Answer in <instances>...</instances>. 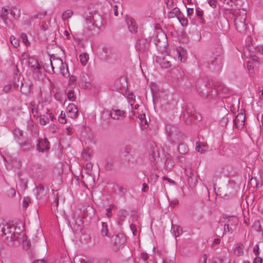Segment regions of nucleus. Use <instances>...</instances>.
Instances as JSON below:
<instances>
[{
    "mask_svg": "<svg viewBox=\"0 0 263 263\" xmlns=\"http://www.w3.org/2000/svg\"><path fill=\"white\" fill-rule=\"evenodd\" d=\"M177 149L180 154L184 155L187 153L189 149L185 144L181 143L178 145Z\"/></svg>",
    "mask_w": 263,
    "mask_h": 263,
    "instance_id": "obj_31",
    "label": "nucleus"
},
{
    "mask_svg": "<svg viewBox=\"0 0 263 263\" xmlns=\"http://www.w3.org/2000/svg\"><path fill=\"white\" fill-rule=\"evenodd\" d=\"M111 241L117 248L120 247L126 241V238L122 234L114 235L111 237Z\"/></svg>",
    "mask_w": 263,
    "mask_h": 263,
    "instance_id": "obj_12",
    "label": "nucleus"
},
{
    "mask_svg": "<svg viewBox=\"0 0 263 263\" xmlns=\"http://www.w3.org/2000/svg\"><path fill=\"white\" fill-rule=\"evenodd\" d=\"M36 197L37 199H41L46 195L47 191L45 189L44 186L42 184L37 185L36 187Z\"/></svg>",
    "mask_w": 263,
    "mask_h": 263,
    "instance_id": "obj_23",
    "label": "nucleus"
},
{
    "mask_svg": "<svg viewBox=\"0 0 263 263\" xmlns=\"http://www.w3.org/2000/svg\"><path fill=\"white\" fill-rule=\"evenodd\" d=\"M128 215V212L125 210H120L118 214V223L122 224V222L125 220V218Z\"/></svg>",
    "mask_w": 263,
    "mask_h": 263,
    "instance_id": "obj_27",
    "label": "nucleus"
},
{
    "mask_svg": "<svg viewBox=\"0 0 263 263\" xmlns=\"http://www.w3.org/2000/svg\"><path fill=\"white\" fill-rule=\"evenodd\" d=\"M10 41L11 44L15 47V48L17 47L20 45L19 40L17 38L12 36L10 37Z\"/></svg>",
    "mask_w": 263,
    "mask_h": 263,
    "instance_id": "obj_43",
    "label": "nucleus"
},
{
    "mask_svg": "<svg viewBox=\"0 0 263 263\" xmlns=\"http://www.w3.org/2000/svg\"><path fill=\"white\" fill-rule=\"evenodd\" d=\"M196 13L197 16H198L200 19L201 23H204V20L202 17L203 14V11L201 10L200 8H198L196 9Z\"/></svg>",
    "mask_w": 263,
    "mask_h": 263,
    "instance_id": "obj_38",
    "label": "nucleus"
},
{
    "mask_svg": "<svg viewBox=\"0 0 263 263\" xmlns=\"http://www.w3.org/2000/svg\"><path fill=\"white\" fill-rule=\"evenodd\" d=\"M31 105L33 116L39 119L40 124L45 125L49 122L50 119L52 120L53 118V116L49 113V109L44 106L43 103H39L37 105Z\"/></svg>",
    "mask_w": 263,
    "mask_h": 263,
    "instance_id": "obj_3",
    "label": "nucleus"
},
{
    "mask_svg": "<svg viewBox=\"0 0 263 263\" xmlns=\"http://www.w3.org/2000/svg\"><path fill=\"white\" fill-rule=\"evenodd\" d=\"M222 54V48L220 45H218L212 49L211 53L206 55L208 67L210 70L215 72L220 71L223 63Z\"/></svg>",
    "mask_w": 263,
    "mask_h": 263,
    "instance_id": "obj_2",
    "label": "nucleus"
},
{
    "mask_svg": "<svg viewBox=\"0 0 263 263\" xmlns=\"http://www.w3.org/2000/svg\"><path fill=\"white\" fill-rule=\"evenodd\" d=\"M180 14H181V12L180 11V9L177 7H175V8H173L171 10V11H170L168 12V16L170 18H173V17H174L175 16H177L178 18V16H180Z\"/></svg>",
    "mask_w": 263,
    "mask_h": 263,
    "instance_id": "obj_30",
    "label": "nucleus"
},
{
    "mask_svg": "<svg viewBox=\"0 0 263 263\" xmlns=\"http://www.w3.org/2000/svg\"><path fill=\"white\" fill-rule=\"evenodd\" d=\"M165 164L167 167L171 168L173 166V162H172L171 156L168 154L165 156Z\"/></svg>",
    "mask_w": 263,
    "mask_h": 263,
    "instance_id": "obj_40",
    "label": "nucleus"
},
{
    "mask_svg": "<svg viewBox=\"0 0 263 263\" xmlns=\"http://www.w3.org/2000/svg\"><path fill=\"white\" fill-rule=\"evenodd\" d=\"M27 129L28 130L31 132L32 137L37 138L39 134V129L36 126L33 125V122L32 120H29L27 124Z\"/></svg>",
    "mask_w": 263,
    "mask_h": 263,
    "instance_id": "obj_18",
    "label": "nucleus"
},
{
    "mask_svg": "<svg viewBox=\"0 0 263 263\" xmlns=\"http://www.w3.org/2000/svg\"><path fill=\"white\" fill-rule=\"evenodd\" d=\"M59 71L62 73L63 76L65 77L69 76L68 69L66 65V67H65L64 64H63V67H61V69H60Z\"/></svg>",
    "mask_w": 263,
    "mask_h": 263,
    "instance_id": "obj_36",
    "label": "nucleus"
},
{
    "mask_svg": "<svg viewBox=\"0 0 263 263\" xmlns=\"http://www.w3.org/2000/svg\"><path fill=\"white\" fill-rule=\"evenodd\" d=\"M238 222V219L236 217L232 216L230 217L228 221L227 224L230 225L231 227H235L237 224Z\"/></svg>",
    "mask_w": 263,
    "mask_h": 263,
    "instance_id": "obj_32",
    "label": "nucleus"
},
{
    "mask_svg": "<svg viewBox=\"0 0 263 263\" xmlns=\"http://www.w3.org/2000/svg\"><path fill=\"white\" fill-rule=\"evenodd\" d=\"M196 150L198 152L202 154L205 153L208 149L207 144L200 142H197L196 143Z\"/></svg>",
    "mask_w": 263,
    "mask_h": 263,
    "instance_id": "obj_26",
    "label": "nucleus"
},
{
    "mask_svg": "<svg viewBox=\"0 0 263 263\" xmlns=\"http://www.w3.org/2000/svg\"><path fill=\"white\" fill-rule=\"evenodd\" d=\"M193 181V179L191 176L188 177L187 181L189 184H190L191 186L194 187L195 185V182L194 183V184H192Z\"/></svg>",
    "mask_w": 263,
    "mask_h": 263,
    "instance_id": "obj_62",
    "label": "nucleus"
},
{
    "mask_svg": "<svg viewBox=\"0 0 263 263\" xmlns=\"http://www.w3.org/2000/svg\"><path fill=\"white\" fill-rule=\"evenodd\" d=\"M30 202H31V199L29 197H24L23 201V208L24 209H26L28 206Z\"/></svg>",
    "mask_w": 263,
    "mask_h": 263,
    "instance_id": "obj_44",
    "label": "nucleus"
},
{
    "mask_svg": "<svg viewBox=\"0 0 263 263\" xmlns=\"http://www.w3.org/2000/svg\"><path fill=\"white\" fill-rule=\"evenodd\" d=\"M28 64L34 69H40L41 68L37 60L34 57H29L28 58Z\"/></svg>",
    "mask_w": 263,
    "mask_h": 263,
    "instance_id": "obj_25",
    "label": "nucleus"
},
{
    "mask_svg": "<svg viewBox=\"0 0 263 263\" xmlns=\"http://www.w3.org/2000/svg\"><path fill=\"white\" fill-rule=\"evenodd\" d=\"M111 6H112V10H113L114 14L115 16H118L119 14L118 9L119 7L120 6V3H118L117 4L112 5Z\"/></svg>",
    "mask_w": 263,
    "mask_h": 263,
    "instance_id": "obj_45",
    "label": "nucleus"
},
{
    "mask_svg": "<svg viewBox=\"0 0 263 263\" xmlns=\"http://www.w3.org/2000/svg\"><path fill=\"white\" fill-rule=\"evenodd\" d=\"M236 0H219V9L232 10Z\"/></svg>",
    "mask_w": 263,
    "mask_h": 263,
    "instance_id": "obj_15",
    "label": "nucleus"
},
{
    "mask_svg": "<svg viewBox=\"0 0 263 263\" xmlns=\"http://www.w3.org/2000/svg\"><path fill=\"white\" fill-rule=\"evenodd\" d=\"M83 216H77L75 214L72 221L70 222L71 229L73 231H81L83 227Z\"/></svg>",
    "mask_w": 263,
    "mask_h": 263,
    "instance_id": "obj_10",
    "label": "nucleus"
},
{
    "mask_svg": "<svg viewBox=\"0 0 263 263\" xmlns=\"http://www.w3.org/2000/svg\"><path fill=\"white\" fill-rule=\"evenodd\" d=\"M224 230L225 231V233L228 232L232 233L233 232V229L230 225L227 223H225L224 226Z\"/></svg>",
    "mask_w": 263,
    "mask_h": 263,
    "instance_id": "obj_48",
    "label": "nucleus"
},
{
    "mask_svg": "<svg viewBox=\"0 0 263 263\" xmlns=\"http://www.w3.org/2000/svg\"><path fill=\"white\" fill-rule=\"evenodd\" d=\"M80 60L83 65H85L88 60V55L87 53H82L79 56Z\"/></svg>",
    "mask_w": 263,
    "mask_h": 263,
    "instance_id": "obj_33",
    "label": "nucleus"
},
{
    "mask_svg": "<svg viewBox=\"0 0 263 263\" xmlns=\"http://www.w3.org/2000/svg\"><path fill=\"white\" fill-rule=\"evenodd\" d=\"M73 14V12L71 10H67L65 11L64 13L62 14V19L63 20H66L71 17Z\"/></svg>",
    "mask_w": 263,
    "mask_h": 263,
    "instance_id": "obj_35",
    "label": "nucleus"
},
{
    "mask_svg": "<svg viewBox=\"0 0 263 263\" xmlns=\"http://www.w3.org/2000/svg\"><path fill=\"white\" fill-rule=\"evenodd\" d=\"M49 61L52 71L53 73H56L54 70L55 68L59 70L60 69H61V67H63V65L64 64L63 61L61 58H56L54 56H51L49 59Z\"/></svg>",
    "mask_w": 263,
    "mask_h": 263,
    "instance_id": "obj_11",
    "label": "nucleus"
},
{
    "mask_svg": "<svg viewBox=\"0 0 263 263\" xmlns=\"http://www.w3.org/2000/svg\"><path fill=\"white\" fill-rule=\"evenodd\" d=\"M166 130L168 133V136L172 138L174 140L180 141L184 138L183 135L175 126L167 125L166 126Z\"/></svg>",
    "mask_w": 263,
    "mask_h": 263,
    "instance_id": "obj_8",
    "label": "nucleus"
},
{
    "mask_svg": "<svg viewBox=\"0 0 263 263\" xmlns=\"http://www.w3.org/2000/svg\"><path fill=\"white\" fill-rule=\"evenodd\" d=\"M125 111L120 109H112L109 113V116L114 120H119L120 117H123Z\"/></svg>",
    "mask_w": 263,
    "mask_h": 263,
    "instance_id": "obj_17",
    "label": "nucleus"
},
{
    "mask_svg": "<svg viewBox=\"0 0 263 263\" xmlns=\"http://www.w3.org/2000/svg\"><path fill=\"white\" fill-rule=\"evenodd\" d=\"M178 19L182 26H185L187 24V20L186 18H182L181 16H178Z\"/></svg>",
    "mask_w": 263,
    "mask_h": 263,
    "instance_id": "obj_49",
    "label": "nucleus"
},
{
    "mask_svg": "<svg viewBox=\"0 0 263 263\" xmlns=\"http://www.w3.org/2000/svg\"><path fill=\"white\" fill-rule=\"evenodd\" d=\"M228 122V118L227 117H223L220 120V124L222 126H225Z\"/></svg>",
    "mask_w": 263,
    "mask_h": 263,
    "instance_id": "obj_54",
    "label": "nucleus"
},
{
    "mask_svg": "<svg viewBox=\"0 0 263 263\" xmlns=\"http://www.w3.org/2000/svg\"><path fill=\"white\" fill-rule=\"evenodd\" d=\"M126 21L130 32H136L137 31L138 26L135 21L132 18H128Z\"/></svg>",
    "mask_w": 263,
    "mask_h": 263,
    "instance_id": "obj_21",
    "label": "nucleus"
},
{
    "mask_svg": "<svg viewBox=\"0 0 263 263\" xmlns=\"http://www.w3.org/2000/svg\"><path fill=\"white\" fill-rule=\"evenodd\" d=\"M1 11L3 12L2 20L6 25L11 27L10 24H12V22L9 17V14L10 15L11 13V8L4 7L1 8Z\"/></svg>",
    "mask_w": 263,
    "mask_h": 263,
    "instance_id": "obj_14",
    "label": "nucleus"
},
{
    "mask_svg": "<svg viewBox=\"0 0 263 263\" xmlns=\"http://www.w3.org/2000/svg\"><path fill=\"white\" fill-rule=\"evenodd\" d=\"M67 98L68 99L71 101H73L75 100V96H74L73 90H70L67 92Z\"/></svg>",
    "mask_w": 263,
    "mask_h": 263,
    "instance_id": "obj_46",
    "label": "nucleus"
},
{
    "mask_svg": "<svg viewBox=\"0 0 263 263\" xmlns=\"http://www.w3.org/2000/svg\"><path fill=\"white\" fill-rule=\"evenodd\" d=\"M89 14L85 17L89 30H92L95 27L100 29L103 26V18L100 14L96 13L94 14L89 13Z\"/></svg>",
    "mask_w": 263,
    "mask_h": 263,
    "instance_id": "obj_5",
    "label": "nucleus"
},
{
    "mask_svg": "<svg viewBox=\"0 0 263 263\" xmlns=\"http://www.w3.org/2000/svg\"><path fill=\"white\" fill-rule=\"evenodd\" d=\"M14 230V227L8 224L0 225V237H5V239H10V241H14L17 240Z\"/></svg>",
    "mask_w": 263,
    "mask_h": 263,
    "instance_id": "obj_7",
    "label": "nucleus"
},
{
    "mask_svg": "<svg viewBox=\"0 0 263 263\" xmlns=\"http://www.w3.org/2000/svg\"><path fill=\"white\" fill-rule=\"evenodd\" d=\"M163 263H174V258L168 259L166 258L163 260Z\"/></svg>",
    "mask_w": 263,
    "mask_h": 263,
    "instance_id": "obj_63",
    "label": "nucleus"
},
{
    "mask_svg": "<svg viewBox=\"0 0 263 263\" xmlns=\"http://www.w3.org/2000/svg\"><path fill=\"white\" fill-rule=\"evenodd\" d=\"M13 135L17 143H22L23 140L25 139L23 131L18 128L14 129Z\"/></svg>",
    "mask_w": 263,
    "mask_h": 263,
    "instance_id": "obj_20",
    "label": "nucleus"
},
{
    "mask_svg": "<svg viewBox=\"0 0 263 263\" xmlns=\"http://www.w3.org/2000/svg\"><path fill=\"white\" fill-rule=\"evenodd\" d=\"M36 150L40 153L47 152L50 148V143L46 138H39L37 140Z\"/></svg>",
    "mask_w": 263,
    "mask_h": 263,
    "instance_id": "obj_9",
    "label": "nucleus"
},
{
    "mask_svg": "<svg viewBox=\"0 0 263 263\" xmlns=\"http://www.w3.org/2000/svg\"><path fill=\"white\" fill-rule=\"evenodd\" d=\"M11 85H6L4 88H3V91L5 92H8L10 91L11 88Z\"/></svg>",
    "mask_w": 263,
    "mask_h": 263,
    "instance_id": "obj_60",
    "label": "nucleus"
},
{
    "mask_svg": "<svg viewBox=\"0 0 263 263\" xmlns=\"http://www.w3.org/2000/svg\"><path fill=\"white\" fill-rule=\"evenodd\" d=\"M172 73L173 77L178 80L182 78L184 76V72L180 67H177L173 69L172 71Z\"/></svg>",
    "mask_w": 263,
    "mask_h": 263,
    "instance_id": "obj_24",
    "label": "nucleus"
},
{
    "mask_svg": "<svg viewBox=\"0 0 263 263\" xmlns=\"http://www.w3.org/2000/svg\"><path fill=\"white\" fill-rule=\"evenodd\" d=\"M59 130V127L54 124L50 125L49 126V130L52 133H54L57 132Z\"/></svg>",
    "mask_w": 263,
    "mask_h": 263,
    "instance_id": "obj_51",
    "label": "nucleus"
},
{
    "mask_svg": "<svg viewBox=\"0 0 263 263\" xmlns=\"http://www.w3.org/2000/svg\"><path fill=\"white\" fill-rule=\"evenodd\" d=\"M130 228L133 232V235H136L137 233L136 226L135 224H131L130 225Z\"/></svg>",
    "mask_w": 263,
    "mask_h": 263,
    "instance_id": "obj_56",
    "label": "nucleus"
},
{
    "mask_svg": "<svg viewBox=\"0 0 263 263\" xmlns=\"http://www.w3.org/2000/svg\"><path fill=\"white\" fill-rule=\"evenodd\" d=\"M78 110L77 106L73 104H69L67 108V114L69 117L74 119L78 116Z\"/></svg>",
    "mask_w": 263,
    "mask_h": 263,
    "instance_id": "obj_16",
    "label": "nucleus"
},
{
    "mask_svg": "<svg viewBox=\"0 0 263 263\" xmlns=\"http://www.w3.org/2000/svg\"><path fill=\"white\" fill-rule=\"evenodd\" d=\"M101 231L102 236L109 237V235H108V227L107 224L106 222H102V228Z\"/></svg>",
    "mask_w": 263,
    "mask_h": 263,
    "instance_id": "obj_34",
    "label": "nucleus"
},
{
    "mask_svg": "<svg viewBox=\"0 0 263 263\" xmlns=\"http://www.w3.org/2000/svg\"><path fill=\"white\" fill-rule=\"evenodd\" d=\"M254 263H262V259L261 257L256 256V257L253 260Z\"/></svg>",
    "mask_w": 263,
    "mask_h": 263,
    "instance_id": "obj_61",
    "label": "nucleus"
},
{
    "mask_svg": "<svg viewBox=\"0 0 263 263\" xmlns=\"http://www.w3.org/2000/svg\"><path fill=\"white\" fill-rule=\"evenodd\" d=\"M16 194V191L14 188H10L7 191L8 196L10 197H13Z\"/></svg>",
    "mask_w": 263,
    "mask_h": 263,
    "instance_id": "obj_47",
    "label": "nucleus"
},
{
    "mask_svg": "<svg viewBox=\"0 0 263 263\" xmlns=\"http://www.w3.org/2000/svg\"><path fill=\"white\" fill-rule=\"evenodd\" d=\"M148 191V186L146 183H143L142 184V192H147Z\"/></svg>",
    "mask_w": 263,
    "mask_h": 263,
    "instance_id": "obj_58",
    "label": "nucleus"
},
{
    "mask_svg": "<svg viewBox=\"0 0 263 263\" xmlns=\"http://www.w3.org/2000/svg\"><path fill=\"white\" fill-rule=\"evenodd\" d=\"M232 14V18L233 19L234 24L236 30L240 32L244 33L247 28L246 23L247 17V11L245 9H235L230 10Z\"/></svg>",
    "mask_w": 263,
    "mask_h": 263,
    "instance_id": "obj_4",
    "label": "nucleus"
},
{
    "mask_svg": "<svg viewBox=\"0 0 263 263\" xmlns=\"http://www.w3.org/2000/svg\"><path fill=\"white\" fill-rule=\"evenodd\" d=\"M208 2L210 5V6L213 8H216L217 6V1L216 0H208Z\"/></svg>",
    "mask_w": 263,
    "mask_h": 263,
    "instance_id": "obj_53",
    "label": "nucleus"
},
{
    "mask_svg": "<svg viewBox=\"0 0 263 263\" xmlns=\"http://www.w3.org/2000/svg\"><path fill=\"white\" fill-rule=\"evenodd\" d=\"M114 161L112 159H108L105 165V168L107 171H110L112 170L113 167Z\"/></svg>",
    "mask_w": 263,
    "mask_h": 263,
    "instance_id": "obj_39",
    "label": "nucleus"
},
{
    "mask_svg": "<svg viewBox=\"0 0 263 263\" xmlns=\"http://www.w3.org/2000/svg\"><path fill=\"white\" fill-rule=\"evenodd\" d=\"M250 58L255 62H259V58L253 53L250 54Z\"/></svg>",
    "mask_w": 263,
    "mask_h": 263,
    "instance_id": "obj_52",
    "label": "nucleus"
},
{
    "mask_svg": "<svg viewBox=\"0 0 263 263\" xmlns=\"http://www.w3.org/2000/svg\"><path fill=\"white\" fill-rule=\"evenodd\" d=\"M179 58H180V60L181 62H184L186 60V58L185 57V52L184 51H180L178 52Z\"/></svg>",
    "mask_w": 263,
    "mask_h": 263,
    "instance_id": "obj_50",
    "label": "nucleus"
},
{
    "mask_svg": "<svg viewBox=\"0 0 263 263\" xmlns=\"http://www.w3.org/2000/svg\"><path fill=\"white\" fill-rule=\"evenodd\" d=\"M253 229L257 232H260L261 230V226L260 222L259 221H255L253 226Z\"/></svg>",
    "mask_w": 263,
    "mask_h": 263,
    "instance_id": "obj_42",
    "label": "nucleus"
},
{
    "mask_svg": "<svg viewBox=\"0 0 263 263\" xmlns=\"http://www.w3.org/2000/svg\"><path fill=\"white\" fill-rule=\"evenodd\" d=\"M234 249V254L237 256H241L243 254V246L241 243L236 245Z\"/></svg>",
    "mask_w": 263,
    "mask_h": 263,
    "instance_id": "obj_28",
    "label": "nucleus"
},
{
    "mask_svg": "<svg viewBox=\"0 0 263 263\" xmlns=\"http://www.w3.org/2000/svg\"><path fill=\"white\" fill-rule=\"evenodd\" d=\"M21 15L20 10L16 6L12 7L11 8L10 15L15 19H17Z\"/></svg>",
    "mask_w": 263,
    "mask_h": 263,
    "instance_id": "obj_29",
    "label": "nucleus"
},
{
    "mask_svg": "<svg viewBox=\"0 0 263 263\" xmlns=\"http://www.w3.org/2000/svg\"><path fill=\"white\" fill-rule=\"evenodd\" d=\"M197 90L200 96L202 97L207 98L211 96L212 98L216 97L219 93H226L228 88L224 85L219 82H209L208 85L203 84L202 85L197 86Z\"/></svg>",
    "mask_w": 263,
    "mask_h": 263,
    "instance_id": "obj_1",
    "label": "nucleus"
},
{
    "mask_svg": "<svg viewBox=\"0 0 263 263\" xmlns=\"http://www.w3.org/2000/svg\"><path fill=\"white\" fill-rule=\"evenodd\" d=\"M21 38L22 40V42L26 45L29 46L30 45V43L28 40L27 34L25 33H22L21 34Z\"/></svg>",
    "mask_w": 263,
    "mask_h": 263,
    "instance_id": "obj_41",
    "label": "nucleus"
},
{
    "mask_svg": "<svg viewBox=\"0 0 263 263\" xmlns=\"http://www.w3.org/2000/svg\"><path fill=\"white\" fill-rule=\"evenodd\" d=\"M87 75L85 73H82L81 74V81L83 82H86L87 81Z\"/></svg>",
    "mask_w": 263,
    "mask_h": 263,
    "instance_id": "obj_59",
    "label": "nucleus"
},
{
    "mask_svg": "<svg viewBox=\"0 0 263 263\" xmlns=\"http://www.w3.org/2000/svg\"><path fill=\"white\" fill-rule=\"evenodd\" d=\"M156 61L162 68H168L171 66L170 62L165 57H157L156 59Z\"/></svg>",
    "mask_w": 263,
    "mask_h": 263,
    "instance_id": "obj_19",
    "label": "nucleus"
},
{
    "mask_svg": "<svg viewBox=\"0 0 263 263\" xmlns=\"http://www.w3.org/2000/svg\"><path fill=\"white\" fill-rule=\"evenodd\" d=\"M182 116V119L186 124H192L196 121L200 120L191 104L186 105Z\"/></svg>",
    "mask_w": 263,
    "mask_h": 263,
    "instance_id": "obj_6",
    "label": "nucleus"
},
{
    "mask_svg": "<svg viewBox=\"0 0 263 263\" xmlns=\"http://www.w3.org/2000/svg\"><path fill=\"white\" fill-rule=\"evenodd\" d=\"M234 124L238 129L243 128L245 122V115L242 113L238 114L234 119Z\"/></svg>",
    "mask_w": 263,
    "mask_h": 263,
    "instance_id": "obj_13",
    "label": "nucleus"
},
{
    "mask_svg": "<svg viewBox=\"0 0 263 263\" xmlns=\"http://www.w3.org/2000/svg\"><path fill=\"white\" fill-rule=\"evenodd\" d=\"M253 252L255 254L256 256H258L259 254V246L258 245H256L253 248Z\"/></svg>",
    "mask_w": 263,
    "mask_h": 263,
    "instance_id": "obj_55",
    "label": "nucleus"
},
{
    "mask_svg": "<svg viewBox=\"0 0 263 263\" xmlns=\"http://www.w3.org/2000/svg\"><path fill=\"white\" fill-rule=\"evenodd\" d=\"M179 203V201L178 199H174L171 201L170 204L173 206H175L177 205Z\"/></svg>",
    "mask_w": 263,
    "mask_h": 263,
    "instance_id": "obj_64",
    "label": "nucleus"
},
{
    "mask_svg": "<svg viewBox=\"0 0 263 263\" xmlns=\"http://www.w3.org/2000/svg\"><path fill=\"white\" fill-rule=\"evenodd\" d=\"M76 81H77V79H76V77H74L73 76H71V77H70V78L69 79V83L71 84H74L76 83Z\"/></svg>",
    "mask_w": 263,
    "mask_h": 263,
    "instance_id": "obj_57",
    "label": "nucleus"
},
{
    "mask_svg": "<svg viewBox=\"0 0 263 263\" xmlns=\"http://www.w3.org/2000/svg\"><path fill=\"white\" fill-rule=\"evenodd\" d=\"M18 144L20 145L23 151H28L32 149L33 148V146L31 141L30 140L26 139V138L23 140L22 143Z\"/></svg>",
    "mask_w": 263,
    "mask_h": 263,
    "instance_id": "obj_22",
    "label": "nucleus"
},
{
    "mask_svg": "<svg viewBox=\"0 0 263 263\" xmlns=\"http://www.w3.org/2000/svg\"><path fill=\"white\" fill-rule=\"evenodd\" d=\"M145 41L144 40H139L137 43V47L140 51H144L146 49V47L145 44Z\"/></svg>",
    "mask_w": 263,
    "mask_h": 263,
    "instance_id": "obj_37",
    "label": "nucleus"
}]
</instances>
